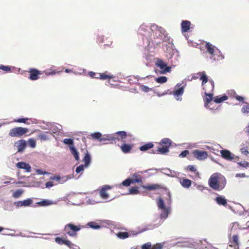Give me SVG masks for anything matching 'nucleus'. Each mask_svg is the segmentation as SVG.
I'll use <instances>...</instances> for the list:
<instances>
[{
	"instance_id": "1",
	"label": "nucleus",
	"mask_w": 249,
	"mask_h": 249,
	"mask_svg": "<svg viewBox=\"0 0 249 249\" xmlns=\"http://www.w3.org/2000/svg\"><path fill=\"white\" fill-rule=\"evenodd\" d=\"M209 83L210 84V90H213L214 87V83L213 80H209ZM207 85L203 88V89L205 90V94L206 96L205 99V103L204 106L207 108H209L210 109H212V108L209 107V103L213 99V94L211 93H207V91H209V89H207Z\"/></svg>"
},
{
	"instance_id": "2",
	"label": "nucleus",
	"mask_w": 249,
	"mask_h": 249,
	"mask_svg": "<svg viewBox=\"0 0 249 249\" xmlns=\"http://www.w3.org/2000/svg\"><path fill=\"white\" fill-rule=\"evenodd\" d=\"M81 230L80 226H76L72 223H69L65 226L64 231L70 236L74 237L76 232Z\"/></svg>"
},
{
	"instance_id": "3",
	"label": "nucleus",
	"mask_w": 249,
	"mask_h": 249,
	"mask_svg": "<svg viewBox=\"0 0 249 249\" xmlns=\"http://www.w3.org/2000/svg\"><path fill=\"white\" fill-rule=\"evenodd\" d=\"M29 131L27 128L17 127L11 129L9 133V135L12 137H20L26 134Z\"/></svg>"
},
{
	"instance_id": "4",
	"label": "nucleus",
	"mask_w": 249,
	"mask_h": 249,
	"mask_svg": "<svg viewBox=\"0 0 249 249\" xmlns=\"http://www.w3.org/2000/svg\"><path fill=\"white\" fill-rule=\"evenodd\" d=\"M209 185L213 190L219 191V174L214 173L209 179Z\"/></svg>"
},
{
	"instance_id": "5",
	"label": "nucleus",
	"mask_w": 249,
	"mask_h": 249,
	"mask_svg": "<svg viewBox=\"0 0 249 249\" xmlns=\"http://www.w3.org/2000/svg\"><path fill=\"white\" fill-rule=\"evenodd\" d=\"M155 65L160 69L159 71L160 74H165L171 71V67L168 66L167 63L161 59L158 58Z\"/></svg>"
},
{
	"instance_id": "6",
	"label": "nucleus",
	"mask_w": 249,
	"mask_h": 249,
	"mask_svg": "<svg viewBox=\"0 0 249 249\" xmlns=\"http://www.w3.org/2000/svg\"><path fill=\"white\" fill-rule=\"evenodd\" d=\"M221 156L226 160H233L234 162L238 161L239 158L231 153L229 150L223 149L220 151Z\"/></svg>"
},
{
	"instance_id": "7",
	"label": "nucleus",
	"mask_w": 249,
	"mask_h": 249,
	"mask_svg": "<svg viewBox=\"0 0 249 249\" xmlns=\"http://www.w3.org/2000/svg\"><path fill=\"white\" fill-rule=\"evenodd\" d=\"M186 84L183 86L181 87V84L178 83L175 87L173 95L177 100L181 101L182 98L179 97L183 94L184 88Z\"/></svg>"
},
{
	"instance_id": "8",
	"label": "nucleus",
	"mask_w": 249,
	"mask_h": 249,
	"mask_svg": "<svg viewBox=\"0 0 249 249\" xmlns=\"http://www.w3.org/2000/svg\"><path fill=\"white\" fill-rule=\"evenodd\" d=\"M193 155L198 160H204L207 158L208 153L200 150H195L193 152Z\"/></svg>"
},
{
	"instance_id": "9",
	"label": "nucleus",
	"mask_w": 249,
	"mask_h": 249,
	"mask_svg": "<svg viewBox=\"0 0 249 249\" xmlns=\"http://www.w3.org/2000/svg\"><path fill=\"white\" fill-rule=\"evenodd\" d=\"M33 202V201L32 199L29 198L22 201H16L14 203V205L17 208H19L22 207H28L30 206Z\"/></svg>"
},
{
	"instance_id": "10",
	"label": "nucleus",
	"mask_w": 249,
	"mask_h": 249,
	"mask_svg": "<svg viewBox=\"0 0 249 249\" xmlns=\"http://www.w3.org/2000/svg\"><path fill=\"white\" fill-rule=\"evenodd\" d=\"M47 126L46 127H44L43 129H50L54 133L59 132L62 128V126L59 124H55L48 123Z\"/></svg>"
},
{
	"instance_id": "11",
	"label": "nucleus",
	"mask_w": 249,
	"mask_h": 249,
	"mask_svg": "<svg viewBox=\"0 0 249 249\" xmlns=\"http://www.w3.org/2000/svg\"><path fill=\"white\" fill-rule=\"evenodd\" d=\"M27 146V142L25 140H20L16 142L14 144V146L18 149L17 152L18 153L22 152Z\"/></svg>"
},
{
	"instance_id": "12",
	"label": "nucleus",
	"mask_w": 249,
	"mask_h": 249,
	"mask_svg": "<svg viewBox=\"0 0 249 249\" xmlns=\"http://www.w3.org/2000/svg\"><path fill=\"white\" fill-rule=\"evenodd\" d=\"M179 57L178 52L173 50L172 51V54H170V56L169 57V61H170V63L174 66H176L178 61Z\"/></svg>"
},
{
	"instance_id": "13",
	"label": "nucleus",
	"mask_w": 249,
	"mask_h": 249,
	"mask_svg": "<svg viewBox=\"0 0 249 249\" xmlns=\"http://www.w3.org/2000/svg\"><path fill=\"white\" fill-rule=\"evenodd\" d=\"M205 47L207 52L211 54V56L214 54L215 53H220V50L210 42H206Z\"/></svg>"
},
{
	"instance_id": "14",
	"label": "nucleus",
	"mask_w": 249,
	"mask_h": 249,
	"mask_svg": "<svg viewBox=\"0 0 249 249\" xmlns=\"http://www.w3.org/2000/svg\"><path fill=\"white\" fill-rule=\"evenodd\" d=\"M142 178H139L133 179L132 178H128L122 182V185L124 186L128 187L132 183H142Z\"/></svg>"
},
{
	"instance_id": "15",
	"label": "nucleus",
	"mask_w": 249,
	"mask_h": 249,
	"mask_svg": "<svg viewBox=\"0 0 249 249\" xmlns=\"http://www.w3.org/2000/svg\"><path fill=\"white\" fill-rule=\"evenodd\" d=\"M111 188H112V186H111L110 185H104L102 187V188L101 189V190L100 191L99 194H100V196L103 199H107V198H108L109 195L107 193L106 191L107 190L111 189Z\"/></svg>"
},
{
	"instance_id": "16",
	"label": "nucleus",
	"mask_w": 249,
	"mask_h": 249,
	"mask_svg": "<svg viewBox=\"0 0 249 249\" xmlns=\"http://www.w3.org/2000/svg\"><path fill=\"white\" fill-rule=\"evenodd\" d=\"M16 167L18 169L25 170L27 172H30L31 167L29 164L23 161L18 162L16 164Z\"/></svg>"
},
{
	"instance_id": "17",
	"label": "nucleus",
	"mask_w": 249,
	"mask_h": 249,
	"mask_svg": "<svg viewBox=\"0 0 249 249\" xmlns=\"http://www.w3.org/2000/svg\"><path fill=\"white\" fill-rule=\"evenodd\" d=\"M29 79L31 80H36L38 78V75L40 74V71L35 69H31L30 71Z\"/></svg>"
},
{
	"instance_id": "18",
	"label": "nucleus",
	"mask_w": 249,
	"mask_h": 249,
	"mask_svg": "<svg viewBox=\"0 0 249 249\" xmlns=\"http://www.w3.org/2000/svg\"><path fill=\"white\" fill-rule=\"evenodd\" d=\"M191 22L188 20H182L181 23V31L182 33H186L190 28Z\"/></svg>"
},
{
	"instance_id": "19",
	"label": "nucleus",
	"mask_w": 249,
	"mask_h": 249,
	"mask_svg": "<svg viewBox=\"0 0 249 249\" xmlns=\"http://www.w3.org/2000/svg\"><path fill=\"white\" fill-rule=\"evenodd\" d=\"M160 219L164 220L166 219L168 216L169 214L171 212V209L169 207H166L163 209H160Z\"/></svg>"
},
{
	"instance_id": "20",
	"label": "nucleus",
	"mask_w": 249,
	"mask_h": 249,
	"mask_svg": "<svg viewBox=\"0 0 249 249\" xmlns=\"http://www.w3.org/2000/svg\"><path fill=\"white\" fill-rule=\"evenodd\" d=\"M83 161L84 162V165L86 168H87L89 166L91 162V156L88 151H87L85 154Z\"/></svg>"
},
{
	"instance_id": "21",
	"label": "nucleus",
	"mask_w": 249,
	"mask_h": 249,
	"mask_svg": "<svg viewBox=\"0 0 249 249\" xmlns=\"http://www.w3.org/2000/svg\"><path fill=\"white\" fill-rule=\"evenodd\" d=\"M161 172L169 177H175L177 175V172L174 170H171L169 168H164L161 170Z\"/></svg>"
},
{
	"instance_id": "22",
	"label": "nucleus",
	"mask_w": 249,
	"mask_h": 249,
	"mask_svg": "<svg viewBox=\"0 0 249 249\" xmlns=\"http://www.w3.org/2000/svg\"><path fill=\"white\" fill-rule=\"evenodd\" d=\"M55 241L59 245H62L65 244L67 246H70L71 245V242L67 240L63 239L62 238L57 237L55 238Z\"/></svg>"
},
{
	"instance_id": "23",
	"label": "nucleus",
	"mask_w": 249,
	"mask_h": 249,
	"mask_svg": "<svg viewBox=\"0 0 249 249\" xmlns=\"http://www.w3.org/2000/svg\"><path fill=\"white\" fill-rule=\"evenodd\" d=\"M225 58L224 55L220 51V53H215L214 54L210 56V58L214 61H221Z\"/></svg>"
},
{
	"instance_id": "24",
	"label": "nucleus",
	"mask_w": 249,
	"mask_h": 249,
	"mask_svg": "<svg viewBox=\"0 0 249 249\" xmlns=\"http://www.w3.org/2000/svg\"><path fill=\"white\" fill-rule=\"evenodd\" d=\"M70 150L76 160H79V154L74 145L69 146Z\"/></svg>"
},
{
	"instance_id": "25",
	"label": "nucleus",
	"mask_w": 249,
	"mask_h": 249,
	"mask_svg": "<svg viewBox=\"0 0 249 249\" xmlns=\"http://www.w3.org/2000/svg\"><path fill=\"white\" fill-rule=\"evenodd\" d=\"M216 203L219 205L225 206L227 203V199L224 196H218L215 199Z\"/></svg>"
},
{
	"instance_id": "26",
	"label": "nucleus",
	"mask_w": 249,
	"mask_h": 249,
	"mask_svg": "<svg viewBox=\"0 0 249 249\" xmlns=\"http://www.w3.org/2000/svg\"><path fill=\"white\" fill-rule=\"evenodd\" d=\"M36 204L40 206H47L56 204V203L48 199H43L40 201L37 202Z\"/></svg>"
},
{
	"instance_id": "27",
	"label": "nucleus",
	"mask_w": 249,
	"mask_h": 249,
	"mask_svg": "<svg viewBox=\"0 0 249 249\" xmlns=\"http://www.w3.org/2000/svg\"><path fill=\"white\" fill-rule=\"evenodd\" d=\"M180 183L185 188H189L192 184V181L189 179L184 178L180 180Z\"/></svg>"
},
{
	"instance_id": "28",
	"label": "nucleus",
	"mask_w": 249,
	"mask_h": 249,
	"mask_svg": "<svg viewBox=\"0 0 249 249\" xmlns=\"http://www.w3.org/2000/svg\"><path fill=\"white\" fill-rule=\"evenodd\" d=\"M154 144L152 142H148L140 147L139 149L141 151H146L148 149L153 148Z\"/></svg>"
},
{
	"instance_id": "29",
	"label": "nucleus",
	"mask_w": 249,
	"mask_h": 249,
	"mask_svg": "<svg viewBox=\"0 0 249 249\" xmlns=\"http://www.w3.org/2000/svg\"><path fill=\"white\" fill-rule=\"evenodd\" d=\"M24 191L22 189H18L13 192L12 196L15 198H19L23 195Z\"/></svg>"
},
{
	"instance_id": "30",
	"label": "nucleus",
	"mask_w": 249,
	"mask_h": 249,
	"mask_svg": "<svg viewBox=\"0 0 249 249\" xmlns=\"http://www.w3.org/2000/svg\"><path fill=\"white\" fill-rule=\"evenodd\" d=\"M132 148L130 144L124 143L121 146V150L124 153H127L130 152Z\"/></svg>"
},
{
	"instance_id": "31",
	"label": "nucleus",
	"mask_w": 249,
	"mask_h": 249,
	"mask_svg": "<svg viewBox=\"0 0 249 249\" xmlns=\"http://www.w3.org/2000/svg\"><path fill=\"white\" fill-rule=\"evenodd\" d=\"M87 225L89 227L94 230H99L101 228V226L95 222H89Z\"/></svg>"
},
{
	"instance_id": "32",
	"label": "nucleus",
	"mask_w": 249,
	"mask_h": 249,
	"mask_svg": "<svg viewBox=\"0 0 249 249\" xmlns=\"http://www.w3.org/2000/svg\"><path fill=\"white\" fill-rule=\"evenodd\" d=\"M116 134L118 135V137L117 138V139L119 141L120 140L123 141L127 136L126 132L124 131H117L116 133Z\"/></svg>"
},
{
	"instance_id": "33",
	"label": "nucleus",
	"mask_w": 249,
	"mask_h": 249,
	"mask_svg": "<svg viewBox=\"0 0 249 249\" xmlns=\"http://www.w3.org/2000/svg\"><path fill=\"white\" fill-rule=\"evenodd\" d=\"M227 99L228 97L226 95H223L222 96H216L214 98V102L216 103L219 104L227 100Z\"/></svg>"
},
{
	"instance_id": "34",
	"label": "nucleus",
	"mask_w": 249,
	"mask_h": 249,
	"mask_svg": "<svg viewBox=\"0 0 249 249\" xmlns=\"http://www.w3.org/2000/svg\"><path fill=\"white\" fill-rule=\"evenodd\" d=\"M219 187H220L219 191H220V190H222L224 188V187L226 184V178L223 176H221V177H220L219 176Z\"/></svg>"
},
{
	"instance_id": "35",
	"label": "nucleus",
	"mask_w": 249,
	"mask_h": 249,
	"mask_svg": "<svg viewBox=\"0 0 249 249\" xmlns=\"http://www.w3.org/2000/svg\"><path fill=\"white\" fill-rule=\"evenodd\" d=\"M198 74L201 75L200 79L202 81V85H203L204 84H205L208 81V78L205 71L199 72Z\"/></svg>"
},
{
	"instance_id": "36",
	"label": "nucleus",
	"mask_w": 249,
	"mask_h": 249,
	"mask_svg": "<svg viewBox=\"0 0 249 249\" xmlns=\"http://www.w3.org/2000/svg\"><path fill=\"white\" fill-rule=\"evenodd\" d=\"M116 138L109 134L105 135L103 137H101L100 140V142H102L104 141H115Z\"/></svg>"
},
{
	"instance_id": "37",
	"label": "nucleus",
	"mask_w": 249,
	"mask_h": 249,
	"mask_svg": "<svg viewBox=\"0 0 249 249\" xmlns=\"http://www.w3.org/2000/svg\"><path fill=\"white\" fill-rule=\"evenodd\" d=\"M172 143V141L169 139V138H163L162 139L160 142V144H164L166 145V146H168V147H170V146L171 145Z\"/></svg>"
},
{
	"instance_id": "38",
	"label": "nucleus",
	"mask_w": 249,
	"mask_h": 249,
	"mask_svg": "<svg viewBox=\"0 0 249 249\" xmlns=\"http://www.w3.org/2000/svg\"><path fill=\"white\" fill-rule=\"evenodd\" d=\"M157 151L160 154H165L169 152V147L167 146H164L159 148Z\"/></svg>"
},
{
	"instance_id": "39",
	"label": "nucleus",
	"mask_w": 249,
	"mask_h": 249,
	"mask_svg": "<svg viewBox=\"0 0 249 249\" xmlns=\"http://www.w3.org/2000/svg\"><path fill=\"white\" fill-rule=\"evenodd\" d=\"M156 82L160 84H163L167 82V78L166 76H162L156 78Z\"/></svg>"
},
{
	"instance_id": "40",
	"label": "nucleus",
	"mask_w": 249,
	"mask_h": 249,
	"mask_svg": "<svg viewBox=\"0 0 249 249\" xmlns=\"http://www.w3.org/2000/svg\"><path fill=\"white\" fill-rule=\"evenodd\" d=\"M157 205L160 209H161L166 208L164 200L160 197L157 201Z\"/></svg>"
},
{
	"instance_id": "41",
	"label": "nucleus",
	"mask_w": 249,
	"mask_h": 249,
	"mask_svg": "<svg viewBox=\"0 0 249 249\" xmlns=\"http://www.w3.org/2000/svg\"><path fill=\"white\" fill-rule=\"evenodd\" d=\"M97 75L100 76V78L102 80H106L108 78L110 79L113 77V75H107L105 73H97Z\"/></svg>"
},
{
	"instance_id": "42",
	"label": "nucleus",
	"mask_w": 249,
	"mask_h": 249,
	"mask_svg": "<svg viewBox=\"0 0 249 249\" xmlns=\"http://www.w3.org/2000/svg\"><path fill=\"white\" fill-rule=\"evenodd\" d=\"M142 187L147 190H152L157 189L159 187V185L157 184H152L149 185H143Z\"/></svg>"
},
{
	"instance_id": "43",
	"label": "nucleus",
	"mask_w": 249,
	"mask_h": 249,
	"mask_svg": "<svg viewBox=\"0 0 249 249\" xmlns=\"http://www.w3.org/2000/svg\"><path fill=\"white\" fill-rule=\"evenodd\" d=\"M202 243L201 241H198L197 242L195 243L194 244H192L191 246L189 244H185L183 246L185 247H192V248H195L201 249V248H202V247H199L198 246V244L199 243Z\"/></svg>"
},
{
	"instance_id": "44",
	"label": "nucleus",
	"mask_w": 249,
	"mask_h": 249,
	"mask_svg": "<svg viewBox=\"0 0 249 249\" xmlns=\"http://www.w3.org/2000/svg\"><path fill=\"white\" fill-rule=\"evenodd\" d=\"M93 139H97L100 141L101 139L102 134L99 132H94L91 134L90 135Z\"/></svg>"
},
{
	"instance_id": "45",
	"label": "nucleus",
	"mask_w": 249,
	"mask_h": 249,
	"mask_svg": "<svg viewBox=\"0 0 249 249\" xmlns=\"http://www.w3.org/2000/svg\"><path fill=\"white\" fill-rule=\"evenodd\" d=\"M117 236L121 239H125L128 237V233L127 232H120L117 234Z\"/></svg>"
},
{
	"instance_id": "46",
	"label": "nucleus",
	"mask_w": 249,
	"mask_h": 249,
	"mask_svg": "<svg viewBox=\"0 0 249 249\" xmlns=\"http://www.w3.org/2000/svg\"><path fill=\"white\" fill-rule=\"evenodd\" d=\"M155 227V225L149 224L147 225L145 228L139 231V233L144 232L145 231L153 229Z\"/></svg>"
},
{
	"instance_id": "47",
	"label": "nucleus",
	"mask_w": 249,
	"mask_h": 249,
	"mask_svg": "<svg viewBox=\"0 0 249 249\" xmlns=\"http://www.w3.org/2000/svg\"><path fill=\"white\" fill-rule=\"evenodd\" d=\"M129 194L131 195H136L139 193V191L137 187H133L129 189Z\"/></svg>"
},
{
	"instance_id": "48",
	"label": "nucleus",
	"mask_w": 249,
	"mask_h": 249,
	"mask_svg": "<svg viewBox=\"0 0 249 249\" xmlns=\"http://www.w3.org/2000/svg\"><path fill=\"white\" fill-rule=\"evenodd\" d=\"M63 142L65 144L69 145L70 146L73 145V140L71 138L65 139L63 140Z\"/></svg>"
},
{
	"instance_id": "49",
	"label": "nucleus",
	"mask_w": 249,
	"mask_h": 249,
	"mask_svg": "<svg viewBox=\"0 0 249 249\" xmlns=\"http://www.w3.org/2000/svg\"><path fill=\"white\" fill-rule=\"evenodd\" d=\"M237 164L240 166L244 167V168H249V162L244 161L243 162H238L237 161Z\"/></svg>"
},
{
	"instance_id": "50",
	"label": "nucleus",
	"mask_w": 249,
	"mask_h": 249,
	"mask_svg": "<svg viewBox=\"0 0 249 249\" xmlns=\"http://www.w3.org/2000/svg\"><path fill=\"white\" fill-rule=\"evenodd\" d=\"M38 137L40 140H43V141H47V140H49V137L48 135H47V134H46L45 133L40 134L38 135Z\"/></svg>"
},
{
	"instance_id": "51",
	"label": "nucleus",
	"mask_w": 249,
	"mask_h": 249,
	"mask_svg": "<svg viewBox=\"0 0 249 249\" xmlns=\"http://www.w3.org/2000/svg\"><path fill=\"white\" fill-rule=\"evenodd\" d=\"M152 246L151 243L150 242H147L144 244H143L142 247V249H150Z\"/></svg>"
},
{
	"instance_id": "52",
	"label": "nucleus",
	"mask_w": 249,
	"mask_h": 249,
	"mask_svg": "<svg viewBox=\"0 0 249 249\" xmlns=\"http://www.w3.org/2000/svg\"><path fill=\"white\" fill-rule=\"evenodd\" d=\"M159 27L157 25L155 24L151 25L150 27V29L151 31H152L153 32H156V35H157V32L158 31V30H159Z\"/></svg>"
},
{
	"instance_id": "53",
	"label": "nucleus",
	"mask_w": 249,
	"mask_h": 249,
	"mask_svg": "<svg viewBox=\"0 0 249 249\" xmlns=\"http://www.w3.org/2000/svg\"><path fill=\"white\" fill-rule=\"evenodd\" d=\"M28 142H29V144L31 148H35L36 147V142L35 140H34V139H30L28 140Z\"/></svg>"
},
{
	"instance_id": "54",
	"label": "nucleus",
	"mask_w": 249,
	"mask_h": 249,
	"mask_svg": "<svg viewBox=\"0 0 249 249\" xmlns=\"http://www.w3.org/2000/svg\"><path fill=\"white\" fill-rule=\"evenodd\" d=\"M85 165L83 164H81L79 166H77L76 168L75 172L76 173L78 174L80 173L81 171H84Z\"/></svg>"
},
{
	"instance_id": "55",
	"label": "nucleus",
	"mask_w": 249,
	"mask_h": 249,
	"mask_svg": "<svg viewBox=\"0 0 249 249\" xmlns=\"http://www.w3.org/2000/svg\"><path fill=\"white\" fill-rule=\"evenodd\" d=\"M241 111L244 114L249 113V105L244 106L242 107Z\"/></svg>"
},
{
	"instance_id": "56",
	"label": "nucleus",
	"mask_w": 249,
	"mask_h": 249,
	"mask_svg": "<svg viewBox=\"0 0 249 249\" xmlns=\"http://www.w3.org/2000/svg\"><path fill=\"white\" fill-rule=\"evenodd\" d=\"M29 120V118H19L16 120H15V122H18V123H23L27 124H29V123H27L26 121Z\"/></svg>"
},
{
	"instance_id": "57",
	"label": "nucleus",
	"mask_w": 249,
	"mask_h": 249,
	"mask_svg": "<svg viewBox=\"0 0 249 249\" xmlns=\"http://www.w3.org/2000/svg\"><path fill=\"white\" fill-rule=\"evenodd\" d=\"M141 89L144 92H148L149 90H151L152 89L151 88H149L148 87H147V86H145V85H142L141 86Z\"/></svg>"
},
{
	"instance_id": "58",
	"label": "nucleus",
	"mask_w": 249,
	"mask_h": 249,
	"mask_svg": "<svg viewBox=\"0 0 249 249\" xmlns=\"http://www.w3.org/2000/svg\"><path fill=\"white\" fill-rule=\"evenodd\" d=\"M0 69L6 71H9L11 70V68L9 66H4L1 65L0 66Z\"/></svg>"
},
{
	"instance_id": "59",
	"label": "nucleus",
	"mask_w": 249,
	"mask_h": 249,
	"mask_svg": "<svg viewBox=\"0 0 249 249\" xmlns=\"http://www.w3.org/2000/svg\"><path fill=\"white\" fill-rule=\"evenodd\" d=\"M71 177L70 176L68 175V176H64V177L61 178L60 182L61 183H64L65 181H66L67 180H68V179H71Z\"/></svg>"
},
{
	"instance_id": "60",
	"label": "nucleus",
	"mask_w": 249,
	"mask_h": 249,
	"mask_svg": "<svg viewBox=\"0 0 249 249\" xmlns=\"http://www.w3.org/2000/svg\"><path fill=\"white\" fill-rule=\"evenodd\" d=\"M189 153V152L187 150H185L181 152L179 154V157L180 158H184L186 157Z\"/></svg>"
},
{
	"instance_id": "61",
	"label": "nucleus",
	"mask_w": 249,
	"mask_h": 249,
	"mask_svg": "<svg viewBox=\"0 0 249 249\" xmlns=\"http://www.w3.org/2000/svg\"><path fill=\"white\" fill-rule=\"evenodd\" d=\"M232 240L233 242L238 245L239 241L238 236L237 235H234L232 236Z\"/></svg>"
},
{
	"instance_id": "62",
	"label": "nucleus",
	"mask_w": 249,
	"mask_h": 249,
	"mask_svg": "<svg viewBox=\"0 0 249 249\" xmlns=\"http://www.w3.org/2000/svg\"><path fill=\"white\" fill-rule=\"evenodd\" d=\"M157 32L159 33V35L160 36V34L164 35V33H165V31L163 28L159 27V30H158Z\"/></svg>"
},
{
	"instance_id": "63",
	"label": "nucleus",
	"mask_w": 249,
	"mask_h": 249,
	"mask_svg": "<svg viewBox=\"0 0 249 249\" xmlns=\"http://www.w3.org/2000/svg\"><path fill=\"white\" fill-rule=\"evenodd\" d=\"M187 169L193 172H195L196 171V169L193 165H188L187 166Z\"/></svg>"
},
{
	"instance_id": "64",
	"label": "nucleus",
	"mask_w": 249,
	"mask_h": 249,
	"mask_svg": "<svg viewBox=\"0 0 249 249\" xmlns=\"http://www.w3.org/2000/svg\"><path fill=\"white\" fill-rule=\"evenodd\" d=\"M241 152L242 154L247 156L249 153L248 150L245 147L241 149Z\"/></svg>"
}]
</instances>
